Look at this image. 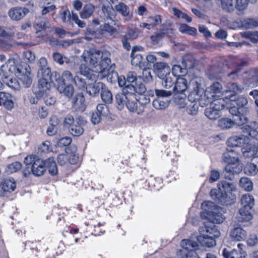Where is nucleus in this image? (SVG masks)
I'll return each instance as SVG.
<instances>
[{"mask_svg": "<svg viewBox=\"0 0 258 258\" xmlns=\"http://www.w3.org/2000/svg\"><path fill=\"white\" fill-rule=\"evenodd\" d=\"M240 187L245 190L250 191L253 188V184L251 181L247 177H242L239 180Z\"/></svg>", "mask_w": 258, "mask_h": 258, "instance_id": "37", "label": "nucleus"}, {"mask_svg": "<svg viewBox=\"0 0 258 258\" xmlns=\"http://www.w3.org/2000/svg\"><path fill=\"white\" fill-rule=\"evenodd\" d=\"M57 163L60 166H63L69 163V157H68V152L64 154H61L57 156Z\"/></svg>", "mask_w": 258, "mask_h": 258, "instance_id": "60", "label": "nucleus"}, {"mask_svg": "<svg viewBox=\"0 0 258 258\" xmlns=\"http://www.w3.org/2000/svg\"><path fill=\"white\" fill-rule=\"evenodd\" d=\"M20 59L18 57L9 59L7 62L1 66V70L6 78L9 74H14L19 77L22 73L20 66Z\"/></svg>", "mask_w": 258, "mask_h": 258, "instance_id": "7", "label": "nucleus"}, {"mask_svg": "<svg viewBox=\"0 0 258 258\" xmlns=\"http://www.w3.org/2000/svg\"><path fill=\"white\" fill-rule=\"evenodd\" d=\"M45 169L48 168L49 173L52 175H55L58 172L55 161L53 157H50L45 160Z\"/></svg>", "mask_w": 258, "mask_h": 258, "instance_id": "32", "label": "nucleus"}, {"mask_svg": "<svg viewBox=\"0 0 258 258\" xmlns=\"http://www.w3.org/2000/svg\"><path fill=\"white\" fill-rule=\"evenodd\" d=\"M95 7L91 4L86 5L80 13L82 19H87L90 17L94 12Z\"/></svg>", "mask_w": 258, "mask_h": 258, "instance_id": "34", "label": "nucleus"}, {"mask_svg": "<svg viewBox=\"0 0 258 258\" xmlns=\"http://www.w3.org/2000/svg\"><path fill=\"white\" fill-rule=\"evenodd\" d=\"M85 98L82 93L77 94L73 99V105L76 110H83L85 107Z\"/></svg>", "mask_w": 258, "mask_h": 258, "instance_id": "29", "label": "nucleus"}, {"mask_svg": "<svg viewBox=\"0 0 258 258\" xmlns=\"http://www.w3.org/2000/svg\"><path fill=\"white\" fill-rule=\"evenodd\" d=\"M218 126L222 129H228L234 125V122L228 118H222L218 120Z\"/></svg>", "mask_w": 258, "mask_h": 258, "instance_id": "41", "label": "nucleus"}, {"mask_svg": "<svg viewBox=\"0 0 258 258\" xmlns=\"http://www.w3.org/2000/svg\"><path fill=\"white\" fill-rule=\"evenodd\" d=\"M245 64V62H241L237 65L234 70L228 74V77L232 80H235L238 78V73L240 71L241 68Z\"/></svg>", "mask_w": 258, "mask_h": 258, "instance_id": "53", "label": "nucleus"}, {"mask_svg": "<svg viewBox=\"0 0 258 258\" xmlns=\"http://www.w3.org/2000/svg\"><path fill=\"white\" fill-rule=\"evenodd\" d=\"M186 73V70L184 68H182L180 65L175 64L172 67V72L171 74L175 77L178 75L185 74Z\"/></svg>", "mask_w": 258, "mask_h": 258, "instance_id": "59", "label": "nucleus"}, {"mask_svg": "<svg viewBox=\"0 0 258 258\" xmlns=\"http://www.w3.org/2000/svg\"><path fill=\"white\" fill-rule=\"evenodd\" d=\"M188 101L198 102L202 107H204L210 102L207 98L206 94L203 90L200 89L199 84H197L196 89L191 91L188 96Z\"/></svg>", "mask_w": 258, "mask_h": 258, "instance_id": "11", "label": "nucleus"}, {"mask_svg": "<svg viewBox=\"0 0 258 258\" xmlns=\"http://www.w3.org/2000/svg\"><path fill=\"white\" fill-rule=\"evenodd\" d=\"M251 209H248L247 208H244V207L241 208L238 212V218L240 221H249L252 218V215L250 213V210Z\"/></svg>", "mask_w": 258, "mask_h": 258, "instance_id": "33", "label": "nucleus"}, {"mask_svg": "<svg viewBox=\"0 0 258 258\" xmlns=\"http://www.w3.org/2000/svg\"><path fill=\"white\" fill-rule=\"evenodd\" d=\"M219 191L212 189L210 191L211 198L218 204L229 205L234 203L236 196L234 192L236 190V185L232 182L221 180L217 184Z\"/></svg>", "mask_w": 258, "mask_h": 258, "instance_id": "2", "label": "nucleus"}, {"mask_svg": "<svg viewBox=\"0 0 258 258\" xmlns=\"http://www.w3.org/2000/svg\"><path fill=\"white\" fill-rule=\"evenodd\" d=\"M141 31L139 29H134L129 30L124 37L129 40H134L136 39Z\"/></svg>", "mask_w": 258, "mask_h": 258, "instance_id": "55", "label": "nucleus"}, {"mask_svg": "<svg viewBox=\"0 0 258 258\" xmlns=\"http://www.w3.org/2000/svg\"><path fill=\"white\" fill-rule=\"evenodd\" d=\"M110 56V52L106 50L100 51L91 49L84 51L81 56L84 62H82L80 66L81 74L90 80H95L96 75L93 73L95 72L98 73L97 77L99 79L106 77L109 82L114 83L118 76L116 72H109Z\"/></svg>", "mask_w": 258, "mask_h": 258, "instance_id": "1", "label": "nucleus"}, {"mask_svg": "<svg viewBox=\"0 0 258 258\" xmlns=\"http://www.w3.org/2000/svg\"><path fill=\"white\" fill-rule=\"evenodd\" d=\"M200 104L198 102L188 101L186 108V111L189 114L196 115L198 112L199 106Z\"/></svg>", "mask_w": 258, "mask_h": 258, "instance_id": "47", "label": "nucleus"}, {"mask_svg": "<svg viewBox=\"0 0 258 258\" xmlns=\"http://www.w3.org/2000/svg\"><path fill=\"white\" fill-rule=\"evenodd\" d=\"M175 77L173 75V74H171V73L166 75L164 77V78H161L162 80V85L163 87L166 89L170 88L172 86L173 84L175 82Z\"/></svg>", "mask_w": 258, "mask_h": 258, "instance_id": "35", "label": "nucleus"}, {"mask_svg": "<svg viewBox=\"0 0 258 258\" xmlns=\"http://www.w3.org/2000/svg\"><path fill=\"white\" fill-rule=\"evenodd\" d=\"M73 83H74L75 85L79 89H81L85 88H86V83L85 81V79L78 75L75 76V79Z\"/></svg>", "mask_w": 258, "mask_h": 258, "instance_id": "58", "label": "nucleus"}, {"mask_svg": "<svg viewBox=\"0 0 258 258\" xmlns=\"http://www.w3.org/2000/svg\"><path fill=\"white\" fill-rule=\"evenodd\" d=\"M221 7L224 10L227 12H232L235 8L239 11H241L245 9L246 7H242L238 6L237 0H221Z\"/></svg>", "mask_w": 258, "mask_h": 258, "instance_id": "21", "label": "nucleus"}, {"mask_svg": "<svg viewBox=\"0 0 258 258\" xmlns=\"http://www.w3.org/2000/svg\"><path fill=\"white\" fill-rule=\"evenodd\" d=\"M182 67L186 70L187 69H191L195 67V60L191 56H186L182 59Z\"/></svg>", "mask_w": 258, "mask_h": 258, "instance_id": "43", "label": "nucleus"}, {"mask_svg": "<svg viewBox=\"0 0 258 258\" xmlns=\"http://www.w3.org/2000/svg\"><path fill=\"white\" fill-rule=\"evenodd\" d=\"M38 65L39 67V69L38 71L39 75H44V76L48 77L49 74H51L50 69L47 67V61L45 57H41L38 61Z\"/></svg>", "mask_w": 258, "mask_h": 258, "instance_id": "26", "label": "nucleus"}, {"mask_svg": "<svg viewBox=\"0 0 258 258\" xmlns=\"http://www.w3.org/2000/svg\"><path fill=\"white\" fill-rule=\"evenodd\" d=\"M243 155L246 158H250L253 157H257L258 158V147L256 148L249 149L247 150L245 149H243L242 151Z\"/></svg>", "mask_w": 258, "mask_h": 258, "instance_id": "56", "label": "nucleus"}, {"mask_svg": "<svg viewBox=\"0 0 258 258\" xmlns=\"http://www.w3.org/2000/svg\"><path fill=\"white\" fill-rule=\"evenodd\" d=\"M179 30L182 33H186L190 35H195L197 33V31L196 28L190 27L185 24H182L179 25Z\"/></svg>", "mask_w": 258, "mask_h": 258, "instance_id": "42", "label": "nucleus"}, {"mask_svg": "<svg viewBox=\"0 0 258 258\" xmlns=\"http://www.w3.org/2000/svg\"><path fill=\"white\" fill-rule=\"evenodd\" d=\"M147 21L149 23L152 28H154L162 22V18L159 15L151 16L148 18Z\"/></svg>", "mask_w": 258, "mask_h": 258, "instance_id": "46", "label": "nucleus"}, {"mask_svg": "<svg viewBox=\"0 0 258 258\" xmlns=\"http://www.w3.org/2000/svg\"><path fill=\"white\" fill-rule=\"evenodd\" d=\"M143 48L142 46L133 47L131 52L132 57L131 63L133 66L143 68L144 66L143 58L142 55L138 51H143Z\"/></svg>", "mask_w": 258, "mask_h": 258, "instance_id": "13", "label": "nucleus"}, {"mask_svg": "<svg viewBox=\"0 0 258 258\" xmlns=\"http://www.w3.org/2000/svg\"><path fill=\"white\" fill-rule=\"evenodd\" d=\"M101 97L102 101L106 103H110L112 101V95L111 92L106 88L105 86L101 92Z\"/></svg>", "mask_w": 258, "mask_h": 258, "instance_id": "40", "label": "nucleus"}, {"mask_svg": "<svg viewBox=\"0 0 258 258\" xmlns=\"http://www.w3.org/2000/svg\"><path fill=\"white\" fill-rule=\"evenodd\" d=\"M97 112L99 114L102 116L107 115L108 113V109L107 106L103 104H100L96 107Z\"/></svg>", "mask_w": 258, "mask_h": 258, "instance_id": "64", "label": "nucleus"}, {"mask_svg": "<svg viewBox=\"0 0 258 258\" xmlns=\"http://www.w3.org/2000/svg\"><path fill=\"white\" fill-rule=\"evenodd\" d=\"M84 122V120L81 117L77 118L76 123L69 129L70 133L76 137L81 136L84 132V128L82 127Z\"/></svg>", "mask_w": 258, "mask_h": 258, "instance_id": "22", "label": "nucleus"}, {"mask_svg": "<svg viewBox=\"0 0 258 258\" xmlns=\"http://www.w3.org/2000/svg\"><path fill=\"white\" fill-rule=\"evenodd\" d=\"M222 85L219 82L213 83L207 89L205 93L207 99L220 97L222 94Z\"/></svg>", "mask_w": 258, "mask_h": 258, "instance_id": "15", "label": "nucleus"}, {"mask_svg": "<svg viewBox=\"0 0 258 258\" xmlns=\"http://www.w3.org/2000/svg\"><path fill=\"white\" fill-rule=\"evenodd\" d=\"M54 77L59 92L68 97H71L74 93V89L70 83L74 82L75 76L70 71L66 70L63 72L61 76L58 73L55 72Z\"/></svg>", "mask_w": 258, "mask_h": 258, "instance_id": "4", "label": "nucleus"}, {"mask_svg": "<svg viewBox=\"0 0 258 258\" xmlns=\"http://www.w3.org/2000/svg\"><path fill=\"white\" fill-rule=\"evenodd\" d=\"M29 12L25 7H16L12 8L8 11V15L13 21H19L23 19Z\"/></svg>", "mask_w": 258, "mask_h": 258, "instance_id": "12", "label": "nucleus"}, {"mask_svg": "<svg viewBox=\"0 0 258 258\" xmlns=\"http://www.w3.org/2000/svg\"><path fill=\"white\" fill-rule=\"evenodd\" d=\"M26 166H31V171L36 176L42 175L46 171L45 160L44 161L35 155L27 156L24 159Z\"/></svg>", "mask_w": 258, "mask_h": 258, "instance_id": "6", "label": "nucleus"}, {"mask_svg": "<svg viewBox=\"0 0 258 258\" xmlns=\"http://www.w3.org/2000/svg\"><path fill=\"white\" fill-rule=\"evenodd\" d=\"M245 139L244 136L231 137L228 139L226 144L231 147H239L244 144Z\"/></svg>", "mask_w": 258, "mask_h": 258, "instance_id": "28", "label": "nucleus"}, {"mask_svg": "<svg viewBox=\"0 0 258 258\" xmlns=\"http://www.w3.org/2000/svg\"><path fill=\"white\" fill-rule=\"evenodd\" d=\"M18 77L25 88L29 87L33 82V75L31 73L30 67L27 66L25 68V72L22 70L21 74Z\"/></svg>", "mask_w": 258, "mask_h": 258, "instance_id": "19", "label": "nucleus"}, {"mask_svg": "<svg viewBox=\"0 0 258 258\" xmlns=\"http://www.w3.org/2000/svg\"><path fill=\"white\" fill-rule=\"evenodd\" d=\"M233 121L234 122V124H236L238 125H242L247 122L248 119L247 117L243 114H241L240 112V114H238L234 118Z\"/></svg>", "mask_w": 258, "mask_h": 258, "instance_id": "57", "label": "nucleus"}, {"mask_svg": "<svg viewBox=\"0 0 258 258\" xmlns=\"http://www.w3.org/2000/svg\"><path fill=\"white\" fill-rule=\"evenodd\" d=\"M169 103L168 98L157 97L153 100L152 105L157 109H164L168 107Z\"/></svg>", "mask_w": 258, "mask_h": 258, "instance_id": "30", "label": "nucleus"}, {"mask_svg": "<svg viewBox=\"0 0 258 258\" xmlns=\"http://www.w3.org/2000/svg\"><path fill=\"white\" fill-rule=\"evenodd\" d=\"M52 56L53 60L59 64H62L64 63H68L69 62V59L68 57L63 56L58 52H54Z\"/></svg>", "mask_w": 258, "mask_h": 258, "instance_id": "49", "label": "nucleus"}, {"mask_svg": "<svg viewBox=\"0 0 258 258\" xmlns=\"http://www.w3.org/2000/svg\"><path fill=\"white\" fill-rule=\"evenodd\" d=\"M213 205V203L211 202H204L202 204V207L207 212L209 218L212 221V222L208 223H212L214 224V223L220 224L224 221L225 218L223 215L224 211L222 208L220 207L214 208V211H212L206 208V207L212 206Z\"/></svg>", "mask_w": 258, "mask_h": 258, "instance_id": "8", "label": "nucleus"}, {"mask_svg": "<svg viewBox=\"0 0 258 258\" xmlns=\"http://www.w3.org/2000/svg\"><path fill=\"white\" fill-rule=\"evenodd\" d=\"M243 245L241 243H238L237 245L238 250L233 249L231 251H228L226 248L223 250V255L224 258H245L246 252L242 250V246Z\"/></svg>", "mask_w": 258, "mask_h": 258, "instance_id": "16", "label": "nucleus"}, {"mask_svg": "<svg viewBox=\"0 0 258 258\" xmlns=\"http://www.w3.org/2000/svg\"><path fill=\"white\" fill-rule=\"evenodd\" d=\"M49 22L44 19H36L34 23V27L37 31H41L49 27Z\"/></svg>", "mask_w": 258, "mask_h": 258, "instance_id": "38", "label": "nucleus"}, {"mask_svg": "<svg viewBox=\"0 0 258 258\" xmlns=\"http://www.w3.org/2000/svg\"><path fill=\"white\" fill-rule=\"evenodd\" d=\"M102 12L105 19L107 20L113 21L114 18V12L112 8L103 7L102 8Z\"/></svg>", "mask_w": 258, "mask_h": 258, "instance_id": "50", "label": "nucleus"}, {"mask_svg": "<svg viewBox=\"0 0 258 258\" xmlns=\"http://www.w3.org/2000/svg\"><path fill=\"white\" fill-rule=\"evenodd\" d=\"M133 85L129 84L122 89V92L117 93L115 96V102L118 109L121 110L126 106L130 96L133 94Z\"/></svg>", "mask_w": 258, "mask_h": 258, "instance_id": "10", "label": "nucleus"}, {"mask_svg": "<svg viewBox=\"0 0 258 258\" xmlns=\"http://www.w3.org/2000/svg\"><path fill=\"white\" fill-rule=\"evenodd\" d=\"M153 68L156 75L160 79L170 73L169 67L165 62H156L154 64Z\"/></svg>", "mask_w": 258, "mask_h": 258, "instance_id": "17", "label": "nucleus"}, {"mask_svg": "<svg viewBox=\"0 0 258 258\" xmlns=\"http://www.w3.org/2000/svg\"><path fill=\"white\" fill-rule=\"evenodd\" d=\"M227 87L233 93L232 94H235V95L238 93H240L243 89V88L238 85L236 83H229L227 84Z\"/></svg>", "mask_w": 258, "mask_h": 258, "instance_id": "54", "label": "nucleus"}, {"mask_svg": "<svg viewBox=\"0 0 258 258\" xmlns=\"http://www.w3.org/2000/svg\"><path fill=\"white\" fill-rule=\"evenodd\" d=\"M200 235L197 241L203 246L212 247L216 245L215 238L220 236V232L212 223H206L199 228Z\"/></svg>", "mask_w": 258, "mask_h": 258, "instance_id": "3", "label": "nucleus"}, {"mask_svg": "<svg viewBox=\"0 0 258 258\" xmlns=\"http://www.w3.org/2000/svg\"><path fill=\"white\" fill-rule=\"evenodd\" d=\"M241 26L244 29H252L258 25L256 21L252 19H243L241 21Z\"/></svg>", "mask_w": 258, "mask_h": 258, "instance_id": "45", "label": "nucleus"}, {"mask_svg": "<svg viewBox=\"0 0 258 258\" xmlns=\"http://www.w3.org/2000/svg\"><path fill=\"white\" fill-rule=\"evenodd\" d=\"M246 232L240 227L233 228L230 232V236L234 241H240L245 239Z\"/></svg>", "mask_w": 258, "mask_h": 258, "instance_id": "24", "label": "nucleus"}, {"mask_svg": "<svg viewBox=\"0 0 258 258\" xmlns=\"http://www.w3.org/2000/svg\"><path fill=\"white\" fill-rule=\"evenodd\" d=\"M172 92H173L171 91L159 89L155 90V94L157 97L168 98V97L171 96Z\"/></svg>", "mask_w": 258, "mask_h": 258, "instance_id": "61", "label": "nucleus"}, {"mask_svg": "<svg viewBox=\"0 0 258 258\" xmlns=\"http://www.w3.org/2000/svg\"><path fill=\"white\" fill-rule=\"evenodd\" d=\"M22 164L18 161L14 162L8 165L6 167V171L8 174H12L17 172L21 169Z\"/></svg>", "mask_w": 258, "mask_h": 258, "instance_id": "44", "label": "nucleus"}, {"mask_svg": "<svg viewBox=\"0 0 258 258\" xmlns=\"http://www.w3.org/2000/svg\"><path fill=\"white\" fill-rule=\"evenodd\" d=\"M23 56L24 60L29 63H33L36 59V55L35 53L29 50L24 52Z\"/></svg>", "mask_w": 258, "mask_h": 258, "instance_id": "52", "label": "nucleus"}, {"mask_svg": "<svg viewBox=\"0 0 258 258\" xmlns=\"http://www.w3.org/2000/svg\"><path fill=\"white\" fill-rule=\"evenodd\" d=\"M223 160L227 163L225 168L227 173L232 175L238 174L242 171V166L239 163L238 155L232 151L225 153Z\"/></svg>", "mask_w": 258, "mask_h": 258, "instance_id": "5", "label": "nucleus"}, {"mask_svg": "<svg viewBox=\"0 0 258 258\" xmlns=\"http://www.w3.org/2000/svg\"><path fill=\"white\" fill-rule=\"evenodd\" d=\"M51 143L48 141L43 142L38 147V152L40 154L48 153L52 151Z\"/></svg>", "mask_w": 258, "mask_h": 258, "instance_id": "48", "label": "nucleus"}, {"mask_svg": "<svg viewBox=\"0 0 258 258\" xmlns=\"http://www.w3.org/2000/svg\"><path fill=\"white\" fill-rule=\"evenodd\" d=\"M244 172L249 175H255L258 172V158L253 157L251 162L247 164L245 167Z\"/></svg>", "mask_w": 258, "mask_h": 258, "instance_id": "23", "label": "nucleus"}, {"mask_svg": "<svg viewBox=\"0 0 258 258\" xmlns=\"http://www.w3.org/2000/svg\"><path fill=\"white\" fill-rule=\"evenodd\" d=\"M220 112L210 106L205 111V115L210 119L215 120L220 116Z\"/></svg>", "mask_w": 258, "mask_h": 258, "instance_id": "36", "label": "nucleus"}, {"mask_svg": "<svg viewBox=\"0 0 258 258\" xmlns=\"http://www.w3.org/2000/svg\"><path fill=\"white\" fill-rule=\"evenodd\" d=\"M181 95L182 96H181L180 98H179V97L178 96L177 94V95H176L175 97V102L180 108H187V106L188 103V99H185V95L184 94H181Z\"/></svg>", "mask_w": 258, "mask_h": 258, "instance_id": "51", "label": "nucleus"}, {"mask_svg": "<svg viewBox=\"0 0 258 258\" xmlns=\"http://www.w3.org/2000/svg\"><path fill=\"white\" fill-rule=\"evenodd\" d=\"M241 204L242 205V207L251 209L254 204L253 196L249 194L242 195L241 198Z\"/></svg>", "mask_w": 258, "mask_h": 258, "instance_id": "31", "label": "nucleus"}, {"mask_svg": "<svg viewBox=\"0 0 258 258\" xmlns=\"http://www.w3.org/2000/svg\"><path fill=\"white\" fill-rule=\"evenodd\" d=\"M16 187V182L13 178L5 179L1 184L0 196L5 197L7 192L13 191Z\"/></svg>", "mask_w": 258, "mask_h": 258, "instance_id": "18", "label": "nucleus"}, {"mask_svg": "<svg viewBox=\"0 0 258 258\" xmlns=\"http://www.w3.org/2000/svg\"><path fill=\"white\" fill-rule=\"evenodd\" d=\"M115 10L121 14L123 16L126 17L125 20L129 21L132 18V14L130 12L129 7L123 3H119L115 6Z\"/></svg>", "mask_w": 258, "mask_h": 258, "instance_id": "27", "label": "nucleus"}, {"mask_svg": "<svg viewBox=\"0 0 258 258\" xmlns=\"http://www.w3.org/2000/svg\"><path fill=\"white\" fill-rule=\"evenodd\" d=\"M37 77L39 79L37 86L34 87L33 91L37 98H41L50 88L51 76L49 74L48 77H46L44 75L37 74Z\"/></svg>", "mask_w": 258, "mask_h": 258, "instance_id": "9", "label": "nucleus"}, {"mask_svg": "<svg viewBox=\"0 0 258 258\" xmlns=\"http://www.w3.org/2000/svg\"><path fill=\"white\" fill-rule=\"evenodd\" d=\"M76 123V120H75L74 117L71 115H67L63 120V125L68 128L69 129Z\"/></svg>", "mask_w": 258, "mask_h": 258, "instance_id": "62", "label": "nucleus"}, {"mask_svg": "<svg viewBox=\"0 0 258 258\" xmlns=\"http://www.w3.org/2000/svg\"><path fill=\"white\" fill-rule=\"evenodd\" d=\"M225 101L223 98L215 99L211 101L210 106L215 109L220 111L224 107Z\"/></svg>", "mask_w": 258, "mask_h": 258, "instance_id": "39", "label": "nucleus"}, {"mask_svg": "<svg viewBox=\"0 0 258 258\" xmlns=\"http://www.w3.org/2000/svg\"><path fill=\"white\" fill-rule=\"evenodd\" d=\"M129 97L130 98L126 105L128 110L130 112H136L139 115L142 114L144 111V106L138 105V100L133 94H132Z\"/></svg>", "mask_w": 258, "mask_h": 258, "instance_id": "14", "label": "nucleus"}, {"mask_svg": "<svg viewBox=\"0 0 258 258\" xmlns=\"http://www.w3.org/2000/svg\"><path fill=\"white\" fill-rule=\"evenodd\" d=\"M105 85L101 82H94L87 85L86 87L87 92L90 95L95 96L98 95L103 89Z\"/></svg>", "mask_w": 258, "mask_h": 258, "instance_id": "25", "label": "nucleus"}, {"mask_svg": "<svg viewBox=\"0 0 258 258\" xmlns=\"http://www.w3.org/2000/svg\"><path fill=\"white\" fill-rule=\"evenodd\" d=\"M188 88L187 81L183 77H178L176 79L173 92L175 95L178 94H182Z\"/></svg>", "mask_w": 258, "mask_h": 258, "instance_id": "20", "label": "nucleus"}, {"mask_svg": "<svg viewBox=\"0 0 258 258\" xmlns=\"http://www.w3.org/2000/svg\"><path fill=\"white\" fill-rule=\"evenodd\" d=\"M135 13L139 16H144L148 14V11L145 5H142L137 8Z\"/></svg>", "mask_w": 258, "mask_h": 258, "instance_id": "63", "label": "nucleus"}]
</instances>
